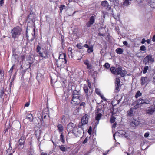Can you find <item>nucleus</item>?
<instances>
[{
	"mask_svg": "<svg viewBox=\"0 0 155 155\" xmlns=\"http://www.w3.org/2000/svg\"><path fill=\"white\" fill-rule=\"evenodd\" d=\"M22 29L19 27L17 26L13 28L11 31L12 37L14 38L18 37L21 33Z\"/></svg>",
	"mask_w": 155,
	"mask_h": 155,
	"instance_id": "nucleus-1",
	"label": "nucleus"
},
{
	"mask_svg": "<svg viewBox=\"0 0 155 155\" xmlns=\"http://www.w3.org/2000/svg\"><path fill=\"white\" fill-rule=\"evenodd\" d=\"M154 62V59L152 55L149 54L146 56L144 58L143 62L145 65H150Z\"/></svg>",
	"mask_w": 155,
	"mask_h": 155,
	"instance_id": "nucleus-2",
	"label": "nucleus"
},
{
	"mask_svg": "<svg viewBox=\"0 0 155 155\" xmlns=\"http://www.w3.org/2000/svg\"><path fill=\"white\" fill-rule=\"evenodd\" d=\"M137 103L140 105L144 104H150V101L147 98L143 99V98H141L137 100Z\"/></svg>",
	"mask_w": 155,
	"mask_h": 155,
	"instance_id": "nucleus-3",
	"label": "nucleus"
},
{
	"mask_svg": "<svg viewBox=\"0 0 155 155\" xmlns=\"http://www.w3.org/2000/svg\"><path fill=\"white\" fill-rule=\"evenodd\" d=\"M97 113H96V115L95 118L96 120L98 121L97 124L99 123V121L100 119L102 116L103 111L101 109L98 108L97 109Z\"/></svg>",
	"mask_w": 155,
	"mask_h": 155,
	"instance_id": "nucleus-4",
	"label": "nucleus"
},
{
	"mask_svg": "<svg viewBox=\"0 0 155 155\" xmlns=\"http://www.w3.org/2000/svg\"><path fill=\"white\" fill-rule=\"evenodd\" d=\"M101 5L102 6L104 7L107 11H109L111 9V7L107 1L105 0L102 1L101 2Z\"/></svg>",
	"mask_w": 155,
	"mask_h": 155,
	"instance_id": "nucleus-5",
	"label": "nucleus"
},
{
	"mask_svg": "<svg viewBox=\"0 0 155 155\" xmlns=\"http://www.w3.org/2000/svg\"><path fill=\"white\" fill-rule=\"evenodd\" d=\"M67 62L66 59H58L56 60V64L58 68L63 66Z\"/></svg>",
	"mask_w": 155,
	"mask_h": 155,
	"instance_id": "nucleus-6",
	"label": "nucleus"
},
{
	"mask_svg": "<svg viewBox=\"0 0 155 155\" xmlns=\"http://www.w3.org/2000/svg\"><path fill=\"white\" fill-rule=\"evenodd\" d=\"M149 78L146 77H142L140 79L141 84L142 85H147L149 82Z\"/></svg>",
	"mask_w": 155,
	"mask_h": 155,
	"instance_id": "nucleus-7",
	"label": "nucleus"
},
{
	"mask_svg": "<svg viewBox=\"0 0 155 155\" xmlns=\"http://www.w3.org/2000/svg\"><path fill=\"white\" fill-rule=\"evenodd\" d=\"M25 143V138L24 137H21L18 141L19 144L18 148L20 149H22L24 147V144Z\"/></svg>",
	"mask_w": 155,
	"mask_h": 155,
	"instance_id": "nucleus-8",
	"label": "nucleus"
},
{
	"mask_svg": "<svg viewBox=\"0 0 155 155\" xmlns=\"http://www.w3.org/2000/svg\"><path fill=\"white\" fill-rule=\"evenodd\" d=\"M39 59L41 58V59H46L48 58V53L46 51H44L43 52H39L38 53Z\"/></svg>",
	"mask_w": 155,
	"mask_h": 155,
	"instance_id": "nucleus-9",
	"label": "nucleus"
},
{
	"mask_svg": "<svg viewBox=\"0 0 155 155\" xmlns=\"http://www.w3.org/2000/svg\"><path fill=\"white\" fill-rule=\"evenodd\" d=\"M80 96H73L72 99V103L74 104H78L80 102V101L79 99Z\"/></svg>",
	"mask_w": 155,
	"mask_h": 155,
	"instance_id": "nucleus-10",
	"label": "nucleus"
},
{
	"mask_svg": "<svg viewBox=\"0 0 155 155\" xmlns=\"http://www.w3.org/2000/svg\"><path fill=\"white\" fill-rule=\"evenodd\" d=\"M75 126L74 124L72 123H70L67 126V129L69 132H71L73 130V128Z\"/></svg>",
	"mask_w": 155,
	"mask_h": 155,
	"instance_id": "nucleus-11",
	"label": "nucleus"
},
{
	"mask_svg": "<svg viewBox=\"0 0 155 155\" xmlns=\"http://www.w3.org/2000/svg\"><path fill=\"white\" fill-rule=\"evenodd\" d=\"M154 107L153 106H150L148 109L146 110V113L149 114H152L155 111Z\"/></svg>",
	"mask_w": 155,
	"mask_h": 155,
	"instance_id": "nucleus-12",
	"label": "nucleus"
},
{
	"mask_svg": "<svg viewBox=\"0 0 155 155\" xmlns=\"http://www.w3.org/2000/svg\"><path fill=\"white\" fill-rule=\"evenodd\" d=\"M97 143H96V142H95L94 140V139L93 140V144L91 147V150L90 151H88V154L89 153H91V151H94L96 149V147H97Z\"/></svg>",
	"mask_w": 155,
	"mask_h": 155,
	"instance_id": "nucleus-13",
	"label": "nucleus"
},
{
	"mask_svg": "<svg viewBox=\"0 0 155 155\" xmlns=\"http://www.w3.org/2000/svg\"><path fill=\"white\" fill-rule=\"evenodd\" d=\"M87 117V115L85 114L84 116H83L81 119V123L82 124V129H84L83 127L84 125L86 124L87 123V120L86 119Z\"/></svg>",
	"mask_w": 155,
	"mask_h": 155,
	"instance_id": "nucleus-14",
	"label": "nucleus"
},
{
	"mask_svg": "<svg viewBox=\"0 0 155 155\" xmlns=\"http://www.w3.org/2000/svg\"><path fill=\"white\" fill-rule=\"evenodd\" d=\"M95 17L94 16H91L89 19V21L88 22V27H90L93 25L95 20Z\"/></svg>",
	"mask_w": 155,
	"mask_h": 155,
	"instance_id": "nucleus-15",
	"label": "nucleus"
},
{
	"mask_svg": "<svg viewBox=\"0 0 155 155\" xmlns=\"http://www.w3.org/2000/svg\"><path fill=\"white\" fill-rule=\"evenodd\" d=\"M140 123V122L138 121L136 119H134L130 123V124L131 127H135L139 125Z\"/></svg>",
	"mask_w": 155,
	"mask_h": 155,
	"instance_id": "nucleus-16",
	"label": "nucleus"
},
{
	"mask_svg": "<svg viewBox=\"0 0 155 155\" xmlns=\"http://www.w3.org/2000/svg\"><path fill=\"white\" fill-rule=\"evenodd\" d=\"M117 132L119 134V136H121L124 137L126 138H128L127 134L124 131L122 130H119Z\"/></svg>",
	"mask_w": 155,
	"mask_h": 155,
	"instance_id": "nucleus-17",
	"label": "nucleus"
},
{
	"mask_svg": "<svg viewBox=\"0 0 155 155\" xmlns=\"http://www.w3.org/2000/svg\"><path fill=\"white\" fill-rule=\"evenodd\" d=\"M80 129H79V127H75L74 126V128H73V130H72V132L74 133L75 134H80L81 132L80 130H81V129L79 128Z\"/></svg>",
	"mask_w": 155,
	"mask_h": 155,
	"instance_id": "nucleus-18",
	"label": "nucleus"
},
{
	"mask_svg": "<svg viewBox=\"0 0 155 155\" xmlns=\"http://www.w3.org/2000/svg\"><path fill=\"white\" fill-rule=\"evenodd\" d=\"M62 122H65L69 121V116L67 114L63 115L62 117Z\"/></svg>",
	"mask_w": 155,
	"mask_h": 155,
	"instance_id": "nucleus-19",
	"label": "nucleus"
},
{
	"mask_svg": "<svg viewBox=\"0 0 155 155\" xmlns=\"http://www.w3.org/2000/svg\"><path fill=\"white\" fill-rule=\"evenodd\" d=\"M149 5L152 8H155V0H151L149 2Z\"/></svg>",
	"mask_w": 155,
	"mask_h": 155,
	"instance_id": "nucleus-20",
	"label": "nucleus"
},
{
	"mask_svg": "<svg viewBox=\"0 0 155 155\" xmlns=\"http://www.w3.org/2000/svg\"><path fill=\"white\" fill-rule=\"evenodd\" d=\"M59 132H62L64 130V127L61 124H59L57 126Z\"/></svg>",
	"mask_w": 155,
	"mask_h": 155,
	"instance_id": "nucleus-21",
	"label": "nucleus"
},
{
	"mask_svg": "<svg viewBox=\"0 0 155 155\" xmlns=\"http://www.w3.org/2000/svg\"><path fill=\"white\" fill-rule=\"evenodd\" d=\"M43 78V75L41 74L40 73H38L36 77V78L37 80L38 81H41L42 80Z\"/></svg>",
	"mask_w": 155,
	"mask_h": 155,
	"instance_id": "nucleus-22",
	"label": "nucleus"
},
{
	"mask_svg": "<svg viewBox=\"0 0 155 155\" xmlns=\"http://www.w3.org/2000/svg\"><path fill=\"white\" fill-rule=\"evenodd\" d=\"M27 119H28L30 121H32L33 120V116L32 114H30L28 115L27 117Z\"/></svg>",
	"mask_w": 155,
	"mask_h": 155,
	"instance_id": "nucleus-23",
	"label": "nucleus"
},
{
	"mask_svg": "<svg viewBox=\"0 0 155 155\" xmlns=\"http://www.w3.org/2000/svg\"><path fill=\"white\" fill-rule=\"evenodd\" d=\"M122 69L121 67H118L116 69V74L117 75H119L121 73V71Z\"/></svg>",
	"mask_w": 155,
	"mask_h": 155,
	"instance_id": "nucleus-24",
	"label": "nucleus"
},
{
	"mask_svg": "<svg viewBox=\"0 0 155 155\" xmlns=\"http://www.w3.org/2000/svg\"><path fill=\"white\" fill-rule=\"evenodd\" d=\"M66 57V55L65 53L61 54H60L58 59H66L65 58Z\"/></svg>",
	"mask_w": 155,
	"mask_h": 155,
	"instance_id": "nucleus-25",
	"label": "nucleus"
},
{
	"mask_svg": "<svg viewBox=\"0 0 155 155\" xmlns=\"http://www.w3.org/2000/svg\"><path fill=\"white\" fill-rule=\"evenodd\" d=\"M133 114L134 113L133 110L132 108H131L130 110L127 111L128 116L129 117H131L133 116Z\"/></svg>",
	"mask_w": 155,
	"mask_h": 155,
	"instance_id": "nucleus-26",
	"label": "nucleus"
},
{
	"mask_svg": "<svg viewBox=\"0 0 155 155\" xmlns=\"http://www.w3.org/2000/svg\"><path fill=\"white\" fill-rule=\"evenodd\" d=\"M117 54H122L123 53V50L121 48H117L115 50Z\"/></svg>",
	"mask_w": 155,
	"mask_h": 155,
	"instance_id": "nucleus-27",
	"label": "nucleus"
},
{
	"mask_svg": "<svg viewBox=\"0 0 155 155\" xmlns=\"http://www.w3.org/2000/svg\"><path fill=\"white\" fill-rule=\"evenodd\" d=\"M118 111V109L117 108H113L111 110V113L112 115H114V114L116 113Z\"/></svg>",
	"mask_w": 155,
	"mask_h": 155,
	"instance_id": "nucleus-28",
	"label": "nucleus"
},
{
	"mask_svg": "<svg viewBox=\"0 0 155 155\" xmlns=\"http://www.w3.org/2000/svg\"><path fill=\"white\" fill-rule=\"evenodd\" d=\"M142 95V93L140 92V91L139 90L137 91L136 94L135 95V97L136 98H137L138 97L141 96Z\"/></svg>",
	"mask_w": 155,
	"mask_h": 155,
	"instance_id": "nucleus-29",
	"label": "nucleus"
},
{
	"mask_svg": "<svg viewBox=\"0 0 155 155\" xmlns=\"http://www.w3.org/2000/svg\"><path fill=\"white\" fill-rule=\"evenodd\" d=\"M110 70L113 74H116V69L114 67H111L110 68Z\"/></svg>",
	"mask_w": 155,
	"mask_h": 155,
	"instance_id": "nucleus-30",
	"label": "nucleus"
},
{
	"mask_svg": "<svg viewBox=\"0 0 155 155\" xmlns=\"http://www.w3.org/2000/svg\"><path fill=\"white\" fill-rule=\"evenodd\" d=\"M93 46L91 45V46H89L88 45V53L93 52Z\"/></svg>",
	"mask_w": 155,
	"mask_h": 155,
	"instance_id": "nucleus-31",
	"label": "nucleus"
},
{
	"mask_svg": "<svg viewBox=\"0 0 155 155\" xmlns=\"http://www.w3.org/2000/svg\"><path fill=\"white\" fill-rule=\"evenodd\" d=\"M127 74V71L125 70H122L121 72V73L120 74V75L122 77L124 76Z\"/></svg>",
	"mask_w": 155,
	"mask_h": 155,
	"instance_id": "nucleus-32",
	"label": "nucleus"
},
{
	"mask_svg": "<svg viewBox=\"0 0 155 155\" xmlns=\"http://www.w3.org/2000/svg\"><path fill=\"white\" fill-rule=\"evenodd\" d=\"M131 0H124V4L125 5H127L131 2Z\"/></svg>",
	"mask_w": 155,
	"mask_h": 155,
	"instance_id": "nucleus-33",
	"label": "nucleus"
},
{
	"mask_svg": "<svg viewBox=\"0 0 155 155\" xmlns=\"http://www.w3.org/2000/svg\"><path fill=\"white\" fill-rule=\"evenodd\" d=\"M116 119V118L115 117H114L113 115H112L111 116L110 119V122L111 123H114V122L115 121V120Z\"/></svg>",
	"mask_w": 155,
	"mask_h": 155,
	"instance_id": "nucleus-34",
	"label": "nucleus"
},
{
	"mask_svg": "<svg viewBox=\"0 0 155 155\" xmlns=\"http://www.w3.org/2000/svg\"><path fill=\"white\" fill-rule=\"evenodd\" d=\"M60 140L63 143H64L65 140H64V136L63 135L62 133H61L60 136Z\"/></svg>",
	"mask_w": 155,
	"mask_h": 155,
	"instance_id": "nucleus-35",
	"label": "nucleus"
},
{
	"mask_svg": "<svg viewBox=\"0 0 155 155\" xmlns=\"http://www.w3.org/2000/svg\"><path fill=\"white\" fill-rule=\"evenodd\" d=\"M149 67L148 66H145L144 68H143V73L144 74H146L147 71L149 69Z\"/></svg>",
	"mask_w": 155,
	"mask_h": 155,
	"instance_id": "nucleus-36",
	"label": "nucleus"
},
{
	"mask_svg": "<svg viewBox=\"0 0 155 155\" xmlns=\"http://www.w3.org/2000/svg\"><path fill=\"white\" fill-rule=\"evenodd\" d=\"M59 147L60 150L63 151H65L67 150L66 148H65L63 145L60 146Z\"/></svg>",
	"mask_w": 155,
	"mask_h": 155,
	"instance_id": "nucleus-37",
	"label": "nucleus"
},
{
	"mask_svg": "<svg viewBox=\"0 0 155 155\" xmlns=\"http://www.w3.org/2000/svg\"><path fill=\"white\" fill-rule=\"evenodd\" d=\"M16 55L15 54H14L12 56V61L13 62H15V61L16 59L15 57Z\"/></svg>",
	"mask_w": 155,
	"mask_h": 155,
	"instance_id": "nucleus-38",
	"label": "nucleus"
},
{
	"mask_svg": "<svg viewBox=\"0 0 155 155\" xmlns=\"http://www.w3.org/2000/svg\"><path fill=\"white\" fill-rule=\"evenodd\" d=\"M79 92L76 91H74L73 93V96H79Z\"/></svg>",
	"mask_w": 155,
	"mask_h": 155,
	"instance_id": "nucleus-39",
	"label": "nucleus"
},
{
	"mask_svg": "<svg viewBox=\"0 0 155 155\" xmlns=\"http://www.w3.org/2000/svg\"><path fill=\"white\" fill-rule=\"evenodd\" d=\"M104 66L106 69H108L110 67V64L108 63H106L104 65Z\"/></svg>",
	"mask_w": 155,
	"mask_h": 155,
	"instance_id": "nucleus-40",
	"label": "nucleus"
},
{
	"mask_svg": "<svg viewBox=\"0 0 155 155\" xmlns=\"http://www.w3.org/2000/svg\"><path fill=\"white\" fill-rule=\"evenodd\" d=\"M4 72L3 71H0V81L3 78Z\"/></svg>",
	"mask_w": 155,
	"mask_h": 155,
	"instance_id": "nucleus-41",
	"label": "nucleus"
},
{
	"mask_svg": "<svg viewBox=\"0 0 155 155\" xmlns=\"http://www.w3.org/2000/svg\"><path fill=\"white\" fill-rule=\"evenodd\" d=\"M140 49L141 51H145L146 50V47L144 45H142L140 47Z\"/></svg>",
	"mask_w": 155,
	"mask_h": 155,
	"instance_id": "nucleus-42",
	"label": "nucleus"
},
{
	"mask_svg": "<svg viewBox=\"0 0 155 155\" xmlns=\"http://www.w3.org/2000/svg\"><path fill=\"white\" fill-rule=\"evenodd\" d=\"M123 43L124 45L126 46H127V47H130V45L128 44V43L126 41H123Z\"/></svg>",
	"mask_w": 155,
	"mask_h": 155,
	"instance_id": "nucleus-43",
	"label": "nucleus"
},
{
	"mask_svg": "<svg viewBox=\"0 0 155 155\" xmlns=\"http://www.w3.org/2000/svg\"><path fill=\"white\" fill-rule=\"evenodd\" d=\"M115 83L116 84H120V79L118 78H116L115 80Z\"/></svg>",
	"mask_w": 155,
	"mask_h": 155,
	"instance_id": "nucleus-44",
	"label": "nucleus"
},
{
	"mask_svg": "<svg viewBox=\"0 0 155 155\" xmlns=\"http://www.w3.org/2000/svg\"><path fill=\"white\" fill-rule=\"evenodd\" d=\"M97 125V124L94 127L93 130V134H96V127Z\"/></svg>",
	"mask_w": 155,
	"mask_h": 155,
	"instance_id": "nucleus-45",
	"label": "nucleus"
},
{
	"mask_svg": "<svg viewBox=\"0 0 155 155\" xmlns=\"http://www.w3.org/2000/svg\"><path fill=\"white\" fill-rule=\"evenodd\" d=\"M65 8V6L64 5H61V7H60V11L61 12H62V10L64 9Z\"/></svg>",
	"mask_w": 155,
	"mask_h": 155,
	"instance_id": "nucleus-46",
	"label": "nucleus"
},
{
	"mask_svg": "<svg viewBox=\"0 0 155 155\" xmlns=\"http://www.w3.org/2000/svg\"><path fill=\"white\" fill-rule=\"evenodd\" d=\"M92 128L91 126L89 127V129L88 130V133L89 135H91L92 132Z\"/></svg>",
	"mask_w": 155,
	"mask_h": 155,
	"instance_id": "nucleus-47",
	"label": "nucleus"
},
{
	"mask_svg": "<svg viewBox=\"0 0 155 155\" xmlns=\"http://www.w3.org/2000/svg\"><path fill=\"white\" fill-rule=\"evenodd\" d=\"M84 88V90L85 92V93H87V85L86 84H85L84 85V86L83 87Z\"/></svg>",
	"mask_w": 155,
	"mask_h": 155,
	"instance_id": "nucleus-48",
	"label": "nucleus"
},
{
	"mask_svg": "<svg viewBox=\"0 0 155 155\" xmlns=\"http://www.w3.org/2000/svg\"><path fill=\"white\" fill-rule=\"evenodd\" d=\"M4 94V92L3 90H1L0 91V97L1 98H2Z\"/></svg>",
	"mask_w": 155,
	"mask_h": 155,
	"instance_id": "nucleus-49",
	"label": "nucleus"
},
{
	"mask_svg": "<svg viewBox=\"0 0 155 155\" xmlns=\"http://www.w3.org/2000/svg\"><path fill=\"white\" fill-rule=\"evenodd\" d=\"M76 46L79 49H81L83 46L81 44H77Z\"/></svg>",
	"mask_w": 155,
	"mask_h": 155,
	"instance_id": "nucleus-50",
	"label": "nucleus"
},
{
	"mask_svg": "<svg viewBox=\"0 0 155 155\" xmlns=\"http://www.w3.org/2000/svg\"><path fill=\"white\" fill-rule=\"evenodd\" d=\"M95 92L98 95L101 93L100 90L98 88H96L95 89Z\"/></svg>",
	"mask_w": 155,
	"mask_h": 155,
	"instance_id": "nucleus-51",
	"label": "nucleus"
},
{
	"mask_svg": "<svg viewBox=\"0 0 155 155\" xmlns=\"http://www.w3.org/2000/svg\"><path fill=\"white\" fill-rule=\"evenodd\" d=\"M15 66V65H13L11 68L10 70L9 71V73L10 74H12V71L13 69V68Z\"/></svg>",
	"mask_w": 155,
	"mask_h": 155,
	"instance_id": "nucleus-52",
	"label": "nucleus"
},
{
	"mask_svg": "<svg viewBox=\"0 0 155 155\" xmlns=\"http://www.w3.org/2000/svg\"><path fill=\"white\" fill-rule=\"evenodd\" d=\"M150 134V133L149 132H147L145 133L144 136L146 137H147Z\"/></svg>",
	"mask_w": 155,
	"mask_h": 155,
	"instance_id": "nucleus-53",
	"label": "nucleus"
},
{
	"mask_svg": "<svg viewBox=\"0 0 155 155\" xmlns=\"http://www.w3.org/2000/svg\"><path fill=\"white\" fill-rule=\"evenodd\" d=\"M120 84H116L115 85V89L119 91Z\"/></svg>",
	"mask_w": 155,
	"mask_h": 155,
	"instance_id": "nucleus-54",
	"label": "nucleus"
},
{
	"mask_svg": "<svg viewBox=\"0 0 155 155\" xmlns=\"http://www.w3.org/2000/svg\"><path fill=\"white\" fill-rule=\"evenodd\" d=\"M41 47L39 46V45H38L37 46V51L38 52V53H39V52H40V50H41Z\"/></svg>",
	"mask_w": 155,
	"mask_h": 155,
	"instance_id": "nucleus-55",
	"label": "nucleus"
},
{
	"mask_svg": "<svg viewBox=\"0 0 155 155\" xmlns=\"http://www.w3.org/2000/svg\"><path fill=\"white\" fill-rule=\"evenodd\" d=\"M4 4V1L3 0L0 1V7L3 5Z\"/></svg>",
	"mask_w": 155,
	"mask_h": 155,
	"instance_id": "nucleus-56",
	"label": "nucleus"
},
{
	"mask_svg": "<svg viewBox=\"0 0 155 155\" xmlns=\"http://www.w3.org/2000/svg\"><path fill=\"white\" fill-rule=\"evenodd\" d=\"M88 86L90 88H91V84L90 82H89V80H88Z\"/></svg>",
	"mask_w": 155,
	"mask_h": 155,
	"instance_id": "nucleus-57",
	"label": "nucleus"
},
{
	"mask_svg": "<svg viewBox=\"0 0 155 155\" xmlns=\"http://www.w3.org/2000/svg\"><path fill=\"white\" fill-rule=\"evenodd\" d=\"M87 142V137L85 138V140L83 142V144H85V143H86Z\"/></svg>",
	"mask_w": 155,
	"mask_h": 155,
	"instance_id": "nucleus-58",
	"label": "nucleus"
},
{
	"mask_svg": "<svg viewBox=\"0 0 155 155\" xmlns=\"http://www.w3.org/2000/svg\"><path fill=\"white\" fill-rule=\"evenodd\" d=\"M146 41V40L144 38H143L142 40L141 43L142 44H144Z\"/></svg>",
	"mask_w": 155,
	"mask_h": 155,
	"instance_id": "nucleus-59",
	"label": "nucleus"
},
{
	"mask_svg": "<svg viewBox=\"0 0 155 155\" xmlns=\"http://www.w3.org/2000/svg\"><path fill=\"white\" fill-rule=\"evenodd\" d=\"M29 104H29V102H27L25 104V106L26 107H28L29 106Z\"/></svg>",
	"mask_w": 155,
	"mask_h": 155,
	"instance_id": "nucleus-60",
	"label": "nucleus"
},
{
	"mask_svg": "<svg viewBox=\"0 0 155 155\" xmlns=\"http://www.w3.org/2000/svg\"><path fill=\"white\" fill-rule=\"evenodd\" d=\"M68 55L69 56H71L72 57V51H68Z\"/></svg>",
	"mask_w": 155,
	"mask_h": 155,
	"instance_id": "nucleus-61",
	"label": "nucleus"
},
{
	"mask_svg": "<svg viewBox=\"0 0 155 155\" xmlns=\"http://www.w3.org/2000/svg\"><path fill=\"white\" fill-rule=\"evenodd\" d=\"M104 101H107V99H106L105 97L103 96L101 97V98Z\"/></svg>",
	"mask_w": 155,
	"mask_h": 155,
	"instance_id": "nucleus-62",
	"label": "nucleus"
},
{
	"mask_svg": "<svg viewBox=\"0 0 155 155\" xmlns=\"http://www.w3.org/2000/svg\"><path fill=\"white\" fill-rule=\"evenodd\" d=\"M117 124L116 123H114L112 126L113 128H115L116 127Z\"/></svg>",
	"mask_w": 155,
	"mask_h": 155,
	"instance_id": "nucleus-63",
	"label": "nucleus"
},
{
	"mask_svg": "<svg viewBox=\"0 0 155 155\" xmlns=\"http://www.w3.org/2000/svg\"><path fill=\"white\" fill-rule=\"evenodd\" d=\"M152 41L153 42L155 41V34L153 37Z\"/></svg>",
	"mask_w": 155,
	"mask_h": 155,
	"instance_id": "nucleus-64",
	"label": "nucleus"
}]
</instances>
